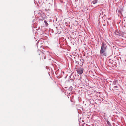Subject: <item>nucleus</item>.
Returning a JSON list of instances; mask_svg holds the SVG:
<instances>
[{
    "mask_svg": "<svg viewBox=\"0 0 126 126\" xmlns=\"http://www.w3.org/2000/svg\"><path fill=\"white\" fill-rule=\"evenodd\" d=\"M107 46L104 43H102L100 50V54H103L104 56H106V53L105 52L107 48Z\"/></svg>",
    "mask_w": 126,
    "mask_h": 126,
    "instance_id": "obj_1",
    "label": "nucleus"
},
{
    "mask_svg": "<svg viewBox=\"0 0 126 126\" xmlns=\"http://www.w3.org/2000/svg\"><path fill=\"white\" fill-rule=\"evenodd\" d=\"M77 71L78 73L80 74L83 73V69L81 68L80 69L78 70Z\"/></svg>",
    "mask_w": 126,
    "mask_h": 126,
    "instance_id": "obj_2",
    "label": "nucleus"
},
{
    "mask_svg": "<svg viewBox=\"0 0 126 126\" xmlns=\"http://www.w3.org/2000/svg\"><path fill=\"white\" fill-rule=\"evenodd\" d=\"M92 2L93 4H94L97 2V1L96 0H94Z\"/></svg>",
    "mask_w": 126,
    "mask_h": 126,
    "instance_id": "obj_3",
    "label": "nucleus"
},
{
    "mask_svg": "<svg viewBox=\"0 0 126 126\" xmlns=\"http://www.w3.org/2000/svg\"><path fill=\"white\" fill-rule=\"evenodd\" d=\"M44 22L45 23V24L47 26L48 25V24L47 23V21H46L45 20L44 21Z\"/></svg>",
    "mask_w": 126,
    "mask_h": 126,
    "instance_id": "obj_4",
    "label": "nucleus"
},
{
    "mask_svg": "<svg viewBox=\"0 0 126 126\" xmlns=\"http://www.w3.org/2000/svg\"><path fill=\"white\" fill-rule=\"evenodd\" d=\"M114 88L115 89H117V88H118V87L117 86H115L114 87Z\"/></svg>",
    "mask_w": 126,
    "mask_h": 126,
    "instance_id": "obj_5",
    "label": "nucleus"
},
{
    "mask_svg": "<svg viewBox=\"0 0 126 126\" xmlns=\"http://www.w3.org/2000/svg\"><path fill=\"white\" fill-rule=\"evenodd\" d=\"M107 123L108 125H110V123L109 121L107 122Z\"/></svg>",
    "mask_w": 126,
    "mask_h": 126,
    "instance_id": "obj_6",
    "label": "nucleus"
},
{
    "mask_svg": "<svg viewBox=\"0 0 126 126\" xmlns=\"http://www.w3.org/2000/svg\"><path fill=\"white\" fill-rule=\"evenodd\" d=\"M113 83H114V82Z\"/></svg>",
    "mask_w": 126,
    "mask_h": 126,
    "instance_id": "obj_7",
    "label": "nucleus"
}]
</instances>
